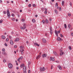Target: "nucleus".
Here are the masks:
<instances>
[{
    "mask_svg": "<svg viewBox=\"0 0 73 73\" xmlns=\"http://www.w3.org/2000/svg\"><path fill=\"white\" fill-rule=\"evenodd\" d=\"M7 15L8 17V18H9V17H10V16H11V14H10V13H9V9H7Z\"/></svg>",
    "mask_w": 73,
    "mask_h": 73,
    "instance_id": "1",
    "label": "nucleus"
},
{
    "mask_svg": "<svg viewBox=\"0 0 73 73\" xmlns=\"http://www.w3.org/2000/svg\"><path fill=\"white\" fill-rule=\"evenodd\" d=\"M60 56H62L63 54H64V52H62V50L61 49L60 50Z\"/></svg>",
    "mask_w": 73,
    "mask_h": 73,
    "instance_id": "2",
    "label": "nucleus"
},
{
    "mask_svg": "<svg viewBox=\"0 0 73 73\" xmlns=\"http://www.w3.org/2000/svg\"><path fill=\"white\" fill-rule=\"evenodd\" d=\"M50 31L51 35H52V33H53V30H52V27H50Z\"/></svg>",
    "mask_w": 73,
    "mask_h": 73,
    "instance_id": "3",
    "label": "nucleus"
},
{
    "mask_svg": "<svg viewBox=\"0 0 73 73\" xmlns=\"http://www.w3.org/2000/svg\"><path fill=\"white\" fill-rule=\"evenodd\" d=\"M9 68H12V67L13 66V65L11 63H9L8 65Z\"/></svg>",
    "mask_w": 73,
    "mask_h": 73,
    "instance_id": "4",
    "label": "nucleus"
},
{
    "mask_svg": "<svg viewBox=\"0 0 73 73\" xmlns=\"http://www.w3.org/2000/svg\"><path fill=\"white\" fill-rule=\"evenodd\" d=\"M40 69L41 70L40 71H44L45 70V68L44 67H43L42 68H40Z\"/></svg>",
    "mask_w": 73,
    "mask_h": 73,
    "instance_id": "5",
    "label": "nucleus"
},
{
    "mask_svg": "<svg viewBox=\"0 0 73 73\" xmlns=\"http://www.w3.org/2000/svg\"><path fill=\"white\" fill-rule=\"evenodd\" d=\"M23 71H26L27 70V67L25 66H24L23 68Z\"/></svg>",
    "mask_w": 73,
    "mask_h": 73,
    "instance_id": "6",
    "label": "nucleus"
},
{
    "mask_svg": "<svg viewBox=\"0 0 73 73\" xmlns=\"http://www.w3.org/2000/svg\"><path fill=\"white\" fill-rule=\"evenodd\" d=\"M56 40L57 41H62V40L60 37H58L56 39Z\"/></svg>",
    "mask_w": 73,
    "mask_h": 73,
    "instance_id": "7",
    "label": "nucleus"
},
{
    "mask_svg": "<svg viewBox=\"0 0 73 73\" xmlns=\"http://www.w3.org/2000/svg\"><path fill=\"white\" fill-rule=\"evenodd\" d=\"M24 51V50L22 49H21L20 50V51L21 52V54H24V52H23Z\"/></svg>",
    "mask_w": 73,
    "mask_h": 73,
    "instance_id": "8",
    "label": "nucleus"
},
{
    "mask_svg": "<svg viewBox=\"0 0 73 73\" xmlns=\"http://www.w3.org/2000/svg\"><path fill=\"white\" fill-rule=\"evenodd\" d=\"M50 61H54V58H53L52 57H50Z\"/></svg>",
    "mask_w": 73,
    "mask_h": 73,
    "instance_id": "9",
    "label": "nucleus"
},
{
    "mask_svg": "<svg viewBox=\"0 0 73 73\" xmlns=\"http://www.w3.org/2000/svg\"><path fill=\"white\" fill-rule=\"evenodd\" d=\"M40 57H41V56L40 55H38L37 56L36 58V60H38V59L39 58H40Z\"/></svg>",
    "mask_w": 73,
    "mask_h": 73,
    "instance_id": "10",
    "label": "nucleus"
},
{
    "mask_svg": "<svg viewBox=\"0 0 73 73\" xmlns=\"http://www.w3.org/2000/svg\"><path fill=\"white\" fill-rule=\"evenodd\" d=\"M42 41L44 43H46V40L44 38L42 39Z\"/></svg>",
    "mask_w": 73,
    "mask_h": 73,
    "instance_id": "11",
    "label": "nucleus"
},
{
    "mask_svg": "<svg viewBox=\"0 0 73 73\" xmlns=\"http://www.w3.org/2000/svg\"><path fill=\"white\" fill-rule=\"evenodd\" d=\"M34 45H36V46H40V45L36 42L34 43Z\"/></svg>",
    "mask_w": 73,
    "mask_h": 73,
    "instance_id": "12",
    "label": "nucleus"
},
{
    "mask_svg": "<svg viewBox=\"0 0 73 73\" xmlns=\"http://www.w3.org/2000/svg\"><path fill=\"white\" fill-rule=\"evenodd\" d=\"M44 10H45L44 11V13L46 15L47 13V9H46V8H45L44 9Z\"/></svg>",
    "mask_w": 73,
    "mask_h": 73,
    "instance_id": "13",
    "label": "nucleus"
},
{
    "mask_svg": "<svg viewBox=\"0 0 73 73\" xmlns=\"http://www.w3.org/2000/svg\"><path fill=\"white\" fill-rule=\"evenodd\" d=\"M42 57L43 58L44 57H46V54H43L42 55Z\"/></svg>",
    "mask_w": 73,
    "mask_h": 73,
    "instance_id": "14",
    "label": "nucleus"
},
{
    "mask_svg": "<svg viewBox=\"0 0 73 73\" xmlns=\"http://www.w3.org/2000/svg\"><path fill=\"white\" fill-rule=\"evenodd\" d=\"M1 38H2V39L4 40V39H5V36H2Z\"/></svg>",
    "mask_w": 73,
    "mask_h": 73,
    "instance_id": "15",
    "label": "nucleus"
},
{
    "mask_svg": "<svg viewBox=\"0 0 73 73\" xmlns=\"http://www.w3.org/2000/svg\"><path fill=\"white\" fill-rule=\"evenodd\" d=\"M10 43L11 45H13V42L12 40H11L10 42Z\"/></svg>",
    "mask_w": 73,
    "mask_h": 73,
    "instance_id": "16",
    "label": "nucleus"
},
{
    "mask_svg": "<svg viewBox=\"0 0 73 73\" xmlns=\"http://www.w3.org/2000/svg\"><path fill=\"white\" fill-rule=\"evenodd\" d=\"M55 33L56 35L58 37V33H57V31L55 30Z\"/></svg>",
    "mask_w": 73,
    "mask_h": 73,
    "instance_id": "17",
    "label": "nucleus"
},
{
    "mask_svg": "<svg viewBox=\"0 0 73 73\" xmlns=\"http://www.w3.org/2000/svg\"><path fill=\"white\" fill-rule=\"evenodd\" d=\"M58 67L60 70H61L62 69V68H61V66H58Z\"/></svg>",
    "mask_w": 73,
    "mask_h": 73,
    "instance_id": "18",
    "label": "nucleus"
},
{
    "mask_svg": "<svg viewBox=\"0 0 73 73\" xmlns=\"http://www.w3.org/2000/svg\"><path fill=\"white\" fill-rule=\"evenodd\" d=\"M25 65L24 64H21V66H20V67L21 68H23V67H24V66Z\"/></svg>",
    "mask_w": 73,
    "mask_h": 73,
    "instance_id": "19",
    "label": "nucleus"
},
{
    "mask_svg": "<svg viewBox=\"0 0 73 73\" xmlns=\"http://www.w3.org/2000/svg\"><path fill=\"white\" fill-rule=\"evenodd\" d=\"M68 27L69 29H70V28L72 29V28H71V27H72V25H70L68 24Z\"/></svg>",
    "mask_w": 73,
    "mask_h": 73,
    "instance_id": "20",
    "label": "nucleus"
},
{
    "mask_svg": "<svg viewBox=\"0 0 73 73\" xmlns=\"http://www.w3.org/2000/svg\"><path fill=\"white\" fill-rule=\"evenodd\" d=\"M20 29L22 30H24L25 29V28H24L23 27H20Z\"/></svg>",
    "mask_w": 73,
    "mask_h": 73,
    "instance_id": "21",
    "label": "nucleus"
},
{
    "mask_svg": "<svg viewBox=\"0 0 73 73\" xmlns=\"http://www.w3.org/2000/svg\"><path fill=\"white\" fill-rule=\"evenodd\" d=\"M19 41V38H17L14 41L15 42H16V41Z\"/></svg>",
    "mask_w": 73,
    "mask_h": 73,
    "instance_id": "22",
    "label": "nucleus"
},
{
    "mask_svg": "<svg viewBox=\"0 0 73 73\" xmlns=\"http://www.w3.org/2000/svg\"><path fill=\"white\" fill-rule=\"evenodd\" d=\"M53 54H54V55H55V56H57V54L55 51L53 52Z\"/></svg>",
    "mask_w": 73,
    "mask_h": 73,
    "instance_id": "23",
    "label": "nucleus"
},
{
    "mask_svg": "<svg viewBox=\"0 0 73 73\" xmlns=\"http://www.w3.org/2000/svg\"><path fill=\"white\" fill-rule=\"evenodd\" d=\"M45 21H46V24H48V23H49V21H48V20L47 19H46Z\"/></svg>",
    "mask_w": 73,
    "mask_h": 73,
    "instance_id": "24",
    "label": "nucleus"
},
{
    "mask_svg": "<svg viewBox=\"0 0 73 73\" xmlns=\"http://www.w3.org/2000/svg\"><path fill=\"white\" fill-rule=\"evenodd\" d=\"M26 24H24L23 26V28H24L25 29L26 28Z\"/></svg>",
    "mask_w": 73,
    "mask_h": 73,
    "instance_id": "25",
    "label": "nucleus"
},
{
    "mask_svg": "<svg viewBox=\"0 0 73 73\" xmlns=\"http://www.w3.org/2000/svg\"><path fill=\"white\" fill-rule=\"evenodd\" d=\"M64 1H62V6H64Z\"/></svg>",
    "mask_w": 73,
    "mask_h": 73,
    "instance_id": "26",
    "label": "nucleus"
},
{
    "mask_svg": "<svg viewBox=\"0 0 73 73\" xmlns=\"http://www.w3.org/2000/svg\"><path fill=\"white\" fill-rule=\"evenodd\" d=\"M2 54H4V55H6L7 54V53L5 52H2Z\"/></svg>",
    "mask_w": 73,
    "mask_h": 73,
    "instance_id": "27",
    "label": "nucleus"
},
{
    "mask_svg": "<svg viewBox=\"0 0 73 73\" xmlns=\"http://www.w3.org/2000/svg\"><path fill=\"white\" fill-rule=\"evenodd\" d=\"M32 21L33 23H35L36 22V21H35V20L34 19H33L32 20Z\"/></svg>",
    "mask_w": 73,
    "mask_h": 73,
    "instance_id": "28",
    "label": "nucleus"
},
{
    "mask_svg": "<svg viewBox=\"0 0 73 73\" xmlns=\"http://www.w3.org/2000/svg\"><path fill=\"white\" fill-rule=\"evenodd\" d=\"M20 49H23L24 48V46H21L20 47Z\"/></svg>",
    "mask_w": 73,
    "mask_h": 73,
    "instance_id": "29",
    "label": "nucleus"
},
{
    "mask_svg": "<svg viewBox=\"0 0 73 73\" xmlns=\"http://www.w3.org/2000/svg\"><path fill=\"white\" fill-rule=\"evenodd\" d=\"M54 11H55V13H56V14H57V13H58V12H57V10L55 9L54 10Z\"/></svg>",
    "mask_w": 73,
    "mask_h": 73,
    "instance_id": "30",
    "label": "nucleus"
},
{
    "mask_svg": "<svg viewBox=\"0 0 73 73\" xmlns=\"http://www.w3.org/2000/svg\"><path fill=\"white\" fill-rule=\"evenodd\" d=\"M21 21L22 22H24V21H25V19H23L21 20Z\"/></svg>",
    "mask_w": 73,
    "mask_h": 73,
    "instance_id": "31",
    "label": "nucleus"
},
{
    "mask_svg": "<svg viewBox=\"0 0 73 73\" xmlns=\"http://www.w3.org/2000/svg\"><path fill=\"white\" fill-rule=\"evenodd\" d=\"M68 16H71V14L70 13H68Z\"/></svg>",
    "mask_w": 73,
    "mask_h": 73,
    "instance_id": "32",
    "label": "nucleus"
},
{
    "mask_svg": "<svg viewBox=\"0 0 73 73\" xmlns=\"http://www.w3.org/2000/svg\"><path fill=\"white\" fill-rule=\"evenodd\" d=\"M23 58V56H21V57H20L19 58V60H21V59H22V58Z\"/></svg>",
    "mask_w": 73,
    "mask_h": 73,
    "instance_id": "33",
    "label": "nucleus"
},
{
    "mask_svg": "<svg viewBox=\"0 0 73 73\" xmlns=\"http://www.w3.org/2000/svg\"><path fill=\"white\" fill-rule=\"evenodd\" d=\"M3 20H1L0 21V23H3Z\"/></svg>",
    "mask_w": 73,
    "mask_h": 73,
    "instance_id": "34",
    "label": "nucleus"
},
{
    "mask_svg": "<svg viewBox=\"0 0 73 73\" xmlns=\"http://www.w3.org/2000/svg\"><path fill=\"white\" fill-rule=\"evenodd\" d=\"M60 36L61 37H63V35L62 34H60Z\"/></svg>",
    "mask_w": 73,
    "mask_h": 73,
    "instance_id": "35",
    "label": "nucleus"
},
{
    "mask_svg": "<svg viewBox=\"0 0 73 73\" xmlns=\"http://www.w3.org/2000/svg\"><path fill=\"white\" fill-rule=\"evenodd\" d=\"M64 27L65 28H67V27H66V24H64Z\"/></svg>",
    "mask_w": 73,
    "mask_h": 73,
    "instance_id": "36",
    "label": "nucleus"
},
{
    "mask_svg": "<svg viewBox=\"0 0 73 73\" xmlns=\"http://www.w3.org/2000/svg\"><path fill=\"white\" fill-rule=\"evenodd\" d=\"M69 49H70V50H72V48L71 47V46H69Z\"/></svg>",
    "mask_w": 73,
    "mask_h": 73,
    "instance_id": "37",
    "label": "nucleus"
},
{
    "mask_svg": "<svg viewBox=\"0 0 73 73\" xmlns=\"http://www.w3.org/2000/svg\"><path fill=\"white\" fill-rule=\"evenodd\" d=\"M42 22L43 23V24H44L45 23V21L44 20H42Z\"/></svg>",
    "mask_w": 73,
    "mask_h": 73,
    "instance_id": "38",
    "label": "nucleus"
},
{
    "mask_svg": "<svg viewBox=\"0 0 73 73\" xmlns=\"http://www.w3.org/2000/svg\"><path fill=\"white\" fill-rule=\"evenodd\" d=\"M12 20L13 21H15V18H12Z\"/></svg>",
    "mask_w": 73,
    "mask_h": 73,
    "instance_id": "39",
    "label": "nucleus"
},
{
    "mask_svg": "<svg viewBox=\"0 0 73 73\" xmlns=\"http://www.w3.org/2000/svg\"><path fill=\"white\" fill-rule=\"evenodd\" d=\"M33 7H36V5H35V4H33Z\"/></svg>",
    "mask_w": 73,
    "mask_h": 73,
    "instance_id": "40",
    "label": "nucleus"
},
{
    "mask_svg": "<svg viewBox=\"0 0 73 73\" xmlns=\"http://www.w3.org/2000/svg\"><path fill=\"white\" fill-rule=\"evenodd\" d=\"M56 7H58V3H56L55 5Z\"/></svg>",
    "mask_w": 73,
    "mask_h": 73,
    "instance_id": "41",
    "label": "nucleus"
},
{
    "mask_svg": "<svg viewBox=\"0 0 73 73\" xmlns=\"http://www.w3.org/2000/svg\"><path fill=\"white\" fill-rule=\"evenodd\" d=\"M61 32V30H59V31H58V33H60V32Z\"/></svg>",
    "mask_w": 73,
    "mask_h": 73,
    "instance_id": "42",
    "label": "nucleus"
},
{
    "mask_svg": "<svg viewBox=\"0 0 73 73\" xmlns=\"http://www.w3.org/2000/svg\"><path fill=\"white\" fill-rule=\"evenodd\" d=\"M3 62H6V60L5 59H4L3 60Z\"/></svg>",
    "mask_w": 73,
    "mask_h": 73,
    "instance_id": "43",
    "label": "nucleus"
},
{
    "mask_svg": "<svg viewBox=\"0 0 73 73\" xmlns=\"http://www.w3.org/2000/svg\"><path fill=\"white\" fill-rule=\"evenodd\" d=\"M6 41H8V40H9V39L8 38H7L6 39Z\"/></svg>",
    "mask_w": 73,
    "mask_h": 73,
    "instance_id": "44",
    "label": "nucleus"
},
{
    "mask_svg": "<svg viewBox=\"0 0 73 73\" xmlns=\"http://www.w3.org/2000/svg\"><path fill=\"white\" fill-rule=\"evenodd\" d=\"M70 6H72V3H70Z\"/></svg>",
    "mask_w": 73,
    "mask_h": 73,
    "instance_id": "45",
    "label": "nucleus"
},
{
    "mask_svg": "<svg viewBox=\"0 0 73 73\" xmlns=\"http://www.w3.org/2000/svg\"><path fill=\"white\" fill-rule=\"evenodd\" d=\"M5 49L4 48H3L2 49V51L3 52H5Z\"/></svg>",
    "mask_w": 73,
    "mask_h": 73,
    "instance_id": "46",
    "label": "nucleus"
},
{
    "mask_svg": "<svg viewBox=\"0 0 73 73\" xmlns=\"http://www.w3.org/2000/svg\"><path fill=\"white\" fill-rule=\"evenodd\" d=\"M29 7H31V4H29L28 6Z\"/></svg>",
    "mask_w": 73,
    "mask_h": 73,
    "instance_id": "47",
    "label": "nucleus"
},
{
    "mask_svg": "<svg viewBox=\"0 0 73 73\" xmlns=\"http://www.w3.org/2000/svg\"><path fill=\"white\" fill-rule=\"evenodd\" d=\"M17 61H19V62H20V59L19 58H18V59L17 60Z\"/></svg>",
    "mask_w": 73,
    "mask_h": 73,
    "instance_id": "48",
    "label": "nucleus"
},
{
    "mask_svg": "<svg viewBox=\"0 0 73 73\" xmlns=\"http://www.w3.org/2000/svg\"><path fill=\"white\" fill-rule=\"evenodd\" d=\"M30 64H31V62H28V65H30Z\"/></svg>",
    "mask_w": 73,
    "mask_h": 73,
    "instance_id": "49",
    "label": "nucleus"
},
{
    "mask_svg": "<svg viewBox=\"0 0 73 73\" xmlns=\"http://www.w3.org/2000/svg\"><path fill=\"white\" fill-rule=\"evenodd\" d=\"M51 69H53V66L52 65L51 67Z\"/></svg>",
    "mask_w": 73,
    "mask_h": 73,
    "instance_id": "50",
    "label": "nucleus"
},
{
    "mask_svg": "<svg viewBox=\"0 0 73 73\" xmlns=\"http://www.w3.org/2000/svg\"><path fill=\"white\" fill-rule=\"evenodd\" d=\"M59 10L60 11H61V7H60Z\"/></svg>",
    "mask_w": 73,
    "mask_h": 73,
    "instance_id": "51",
    "label": "nucleus"
},
{
    "mask_svg": "<svg viewBox=\"0 0 73 73\" xmlns=\"http://www.w3.org/2000/svg\"><path fill=\"white\" fill-rule=\"evenodd\" d=\"M9 38L10 39H11V38H12V37H11V36H9Z\"/></svg>",
    "mask_w": 73,
    "mask_h": 73,
    "instance_id": "52",
    "label": "nucleus"
},
{
    "mask_svg": "<svg viewBox=\"0 0 73 73\" xmlns=\"http://www.w3.org/2000/svg\"><path fill=\"white\" fill-rule=\"evenodd\" d=\"M55 62H56V63H58L59 62L58 61H57V60Z\"/></svg>",
    "mask_w": 73,
    "mask_h": 73,
    "instance_id": "53",
    "label": "nucleus"
},
{
    "mask_svg": "<svg viewBox=\"0 0 73 73\" xmlns=\"http://www.w3.org/2000/svg\"><path fill=\"white\" fill-rule=\"evenodd\" d=\"M40 0V1H41L42 2V3H44V2H43V1H42V0Z\"/></svg>",
    "mask_w": 73,
    "mask_h": 73,
    "instance_id": "54",
    "label": "nucleus"
},
{
    "mask_svg": "<svg viewBox=\"0 0 73 73\" xmlns=\"http://www.w3.org/2000/svg\"><path fill=\"white\" fill-rule=\"evenodd\" d=\"M49 21H52V19H51V18H49Z\"/></svg>",
    "mask_w": 73,
    "mask_h": 73,
    "instance_id": "55",
    "label": "nucleus"
},
{
    "mask_svg": "<svg viewBox=\"0 0 73 73\" xmlns=\"http://www.w3.org/2000/svg\"><path fill=\"white\" fill-rule=\"evenodd\" d=\"M14 14H12V16L13 17H14Z\"/></svg>",
    "mask_w": 73,
    "mask_h": 73,
    "instance_id": "56",
    "label": "nucleus"
},
{
    "mask_svg": "<svg viewBox=\"0 0 73 73\" xmlns=\"http://www.w3.org/2000/svg\"><path fill=\"white\" fill-rule=\"evenodd\" d=\"M3 13L4 14H5L6 13V11H3Z\"/></svg>",
    "mask_w": 73,
    "mask_h": 73,
    "instance_id": "57",
    "label": "nucleus"
},
{
    "mask_svg": "<svg viewBox=\"0 0 73 73\" xmlns=\"http://www.w3.org/2000/svg\"><path fill=\"white\" fill-rule=\"evenodd\" d=\"M5 46H7V44H5Z\"/></svg>",
    "mask_w": 73,
    "mask_h": 73,
    "instance_id": "58",
    "label": "nucleus"
},
{
    "mask_svg": "<svg viewBox=\"0 0 73 73\" xmlns=\"http://www.w3.org/2000/svg\"><path fill=\"white\" fill-rule=\"evenodd\" d=\"M71 36H73V33H71Z\"/></svg>",
    "mask_w": 73,
    "mask_h": 73,
    "instance_id": "59",
    "label": "nucleus"
},
{
    "mask_svg": "<svg viewBox=\"0 0 73 73\" xmlns=\"http://www.w3.org/2000/svg\"><path fill=\"white\" fill-rule=\"evenodd\" d=\"M28 73H31V71H30V70H29Z\"/></svg>",
    "mask_w": 73,
    "mask_h": 73,
    "instance_id": "60",
    "label": "nucleus"
},
{
    "mask_svg": "<svg viewBox=\"0 0 73 73\" xmlns=\"http://www.w3.org/2000/svg\"><path fill=\"white\" fill-rule=\"evenodd\" d=\"M17 47V46H16V45L15 46H14L15 48H16Z\"/></svg>",
    "mask_w": 73,
    "mask_h": 73,
    "instance_id": "61",
    "label": "nucleus"
},
{
    "mask_svg": "<svg viewBox=\"0 0 73 73\" xmlns=\"http://www.w3.org/2000/svg\"><path fill=\"white\" fill-rule=\"evenodd\" d=\"M23 72H24V73H27V72H26V71H23Z\"/></svg>",
    "mask_w": 73,
    "mask_h": 73,
    "instance_id": "62",
    "label": "nucleus"
},
{
    "mask_svg": "<svg viewBox=\"0 0 73 73\" xmlns=\"http://www.w3.org/2000/svg\"><path fill=\"white\" fill-rule=\"evenodd\" d=\"M2 2H3V1H2L1 0H0V3H2Z\"/></svg>",
    "mask_w": 73,
    "mask_h": 73,
    "instance_id": "63",
    "label": "nucleus"
},
{
    "mask_svg": "<svg viewBox=\"0 0 73 73\" xmlns=\"http://www.w3.org/2000/svg\"><path fill=\"white\" fill-rule=\"evenodd\" d=\"M45 36H47V33H45Z\"/></svg>",
    "mask_w": 73,
    "mask_h": 73,
    "instance_id": "64",
    "label": "nucleus"
}]
</instances>
